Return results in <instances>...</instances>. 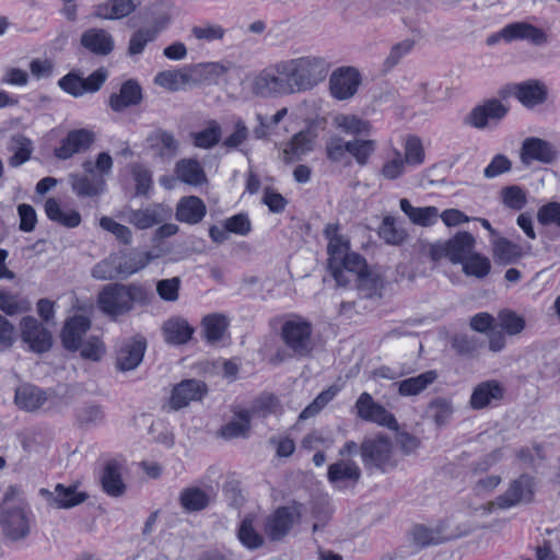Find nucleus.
<instances>
[{
  "instance_id": "obj_1",
  "label": "nucleus",
  "mask_w": 560,
  "mask_h": 560,
  "mask_svg": "<svg viewBox=\"0 0 560 560\" xmlns=\"http://www.w3.org/2000/svg\"><path fill=\"white\" fill-rule=\"evenodd\" d=\"M150 292L140 283H108L97 294V307L102 313L116 319L130 313L135 305H148Z\"/></svg>"
},
{
  "instance_id": "obj_2",
  "label": "nucleus",
  "mask_w": 560,
  "mask_h": 560,
  "mask_svg": "<svg viewBox=\"0 0 560 560\" xmlns=\"http://www.w3.org/2000/svg\"><path fill=\"white\" fill-rule=\"evenodd\" d=\"M280 339L285 347L283 353H277L280 361L287 357L308 358L316 348L312 323L299 314H288L282 317Z\"/></svg>"
},
{
  "instance_id": "obj_3",
  "label": "nucleus",
  "mask_w": 560,
  "mask_h": 560,
  "mask_svg": "<svg viewBox=\"0 0 560 560\" xmlns=\"http://www.w3.org/2000/svg\"><path fill=\"white\" fill-rule=\"evenodd\" d=\"M328 267L338 285L346 287L354 282L360 290H373L377 287V277L368 270L366 261L361 255L349 252V245L329 256Z\"/></svg>"
},
{
  "instance_id": "obj_4",
  "label": "nucleus",
  "mask_w": 560,
  "mask_h": 560,
  "mask_svg": "<svg viewBox=\"0 0 560 560\" xmlns=\"http://www.w3.org/2000/svg\"><path fill=\"white\" fill-rule=\"evenodd\" d=\"M295 93L306 92L323 82L328 72L329 62L319 56H304L284 60Z\"/></svg>"
},
{
  "instance_id": "obj_5",
  "label": "nucleus",
  "mask_w": 560,
  "mask_h": 560,
  "mask_svg": "<svg viewBox=\"0 0 560 560\" xmlns=\"http://www.w3.org/2000/svg\"><path fill=\"white\" fill-rule=\"evenodd\" d=\"M250 91L262 98L295 94L284 60L260 70L250 82Z\"/></svg>"
},
{
  "instance_id": "obj_6",
  "label": "nucleus",
  "mask_w": 560,
  "mask_h": 560,
  "mask_svg": "<svg viewBox=\"0 0 560 560\" xmlns=\"http://www.w3.org/2000/svg\"><path fill=\"white\" fill-rule=\"evenodd\" d=\"M536 478L529 474H522L510 481L508 489L487 504L486 510L510 509L520 504H528L534 501L536 491Z\"/></svg>"
},
{
  "instance_id": "obj_7",
  "label": "nucleus",
  "mask_w": 560,
  "mask_h": 560,
  "mask_svg": "<svg viewBox=\"0 0 560 560\" xmlns=\"http://www.w3.org/2000/svg\"><path fill=\"white\" fill-rule=\"evenodd\" d=\"M361 457L366 468H376L386 471L395 466L392 459L393 445L388 438L378 436L362 442Z\"/></svg>"
},
{
  "instance_id": "obj_8",
  "label": "nucleus",
  "mask_w": 560,
  "mask_h": 560,
  "mask_svg": "<svg viewBox=\"0 0 560 560\" xmlns=\"http://www.w3.org/2000/svg\"><path fill=\"white\" fill-rule=\"evenodd\" d=\"M2 534L12 541L26 538L31 532L30 515L20 505L4 504L0 511Z\"/></svg>"
},
{
  "instance_id": "obj_9",
  "label": "nucleus",
  "mask_w": 560,
  "mask_h": 560,
  "mask_svg": "<svg viewBox=\"0 0 560 560\" xmlns=\"http://www.w3.org/2000/svg\"><path fill=\"white\" fill-rule=\"evenodd\" d=\"M509 107L497 98L488 100L474 107L465 117L464 122L476 129L492 128L508 114Z\"/></svg>"
},
{
  "instance_id": "obj_10",
  "label": "nucleus",
  "mask_w": 560,
  "mask_h": 560,
  "mask_svg": "<svg viewBox=\"0 0 560 560\" xmlns=\"http://www.w3.org/2000/svg\"><path fill=\"white\" fill-rule=\"evenodd\" d=\"M145 149L154 159H159L161 162H170L177 154L179 142L173 132L155 128L145 138Z\"/></svg>"
},
{
  "instance_id": "obj_11",
  "label": "nucleus",
  "mask_w": 560,
  "mask_h": 560,
  "mask_svg": "<svg viewBox=\"0 0 560 560\" xmlns=\"http://www.w3.org/2000/svg\"><path fill=\"white\" fill-rule=\"evenodd\" d=\"M354 408L358 417L364 421L374 422L388 429L397 427L394 415L387 411L381 404L375 402L373 397L366 392L359 396Z\"/></svg>"
},
{
  "instance_id": "obj_12",
  "label": "nucleus",
  "mask_w": 560,
  "mask_h": 560,
  "mask_svg": "<svg viewBox=\"0 0 560 560\" xmlns=\"http://www.w3.org/2000/svg\"><path fill=\"white\" fill-rule=\"evenodd\" d=\"M520 158L526 166L533 162L552 164L558 158V151L549 141L537 137H529L522 143Z\"/></svg>"
},
{
  "instance_id": "obj_13",
  "label": "nucleus",
  "mask_w": 560,
  "mask_h": 560,
  "mask_svg": "<svg viewBox=\"0 0 560 560\" xmlns=\"http://www.w3.org/2000/svg\"><path fill=\"white\" fill-rule=\"evenodd\" d=\"M360 82V73L355 68H339L330 75V93L335 98L340 101L351 98L357 93Z\"/></svg>"
},
{
  "instance_id": "obj_14",
  "label": "nucleus",
  "mask_w": 560,
  "mask_h": 560,
  "mask_svg": "<svg viewBox=\"0 0 560 560\" xmlns=\"http://www.w3.org/2000/svg\"><path fill=\"white\" fill-rule=\"evenodd\" d=\"M502 35L508 43L527 40L534 46H545L549 43V35L546 31L525 21L506 24L502 28Z\"/></svg>"
},
{
  "instance_id": "obj_15",
  "label": "nucleus",
  "mask_w": 560,
  "mask_h": 560,
  "mask_svg": "<svg viewBox=\"0 0 560 560\" xmlns=\"http://www.w3.org/2000/svg\"><path fill=\"white\" fill-rule=\"evenodd\" d=\"M39 494L46 500L47 505L54 509H71L88 499V494L78 491L75 486L65 487L61 483H58L54 491L42 488Z\"/></svg>"
},
{
  "instance_id": "obj_16",
  "label": "nucleus",
  "mask_w": 560,
  "mask_h": 560,
  "mask_svg": "<svg viewBox=\"0 0 560 560\" xmlns=\"http://www.w3.org/2000/svg\"><path fill=\"white\" fill-rule=\"evenodd\" d=\"M95 140V135L84 128L71 130L61 141V144L55 149V156L59 160H68L73 155L90 149Z\"/></svg>"
},
{
  "instance_id": "obj_17",
  "label": "nucleus",
  "mask_w": 560,
  "mask_h": 560,
  "mask_svg": "<svg viewBox=\"0 0 560 560\" xmlns=\"http://www.w3.org/2000/svg\"><path fill=\"white\" fill-rule=\"evenodd\" d=\"M21 329L23 340L33 351L42 353L50 349L51 334L35 317H24Z\"/></svg>"
},
{
  "instance_id": "obj_18",
  "label": "nucleus",
  "mask_w": 560,
  "mask_h": 560,
  "mask_svg": "<svg viewBox=\"0 0 560 560\" xmlns=\"http://www.w3.org/2000/svg\"><path fill=\"white\" fill-rule=\"evenodd\" d=\"M511 93L524 107L533 108L546 102L548 90L544 82L530 79L513 84Z\"/></svg>"
},
{
  "instance_id": "obj_19",
  "label": "nucleus",
  "mask_w": 560,
  "mask_h": 560,
  "mask_svg": "<svg viewBox=\"0 0 560 560\" xmlns=\"http://www.w3.org/2000/svg\"><path fill=\"white\" fill-rule=\"evenodd\" d=\"M171 217V210L161 203H153L144 209H130L127 221L139 230L150 229L166 221Z\"/></svg>"
},
{
  "instance_id": "obj_20",
  "label": "nucleus",
  "mask_w": 560,
  "mask_h": 560,
  "mask_svg": "<svg viewBox=\"0 0 560 560\" xmlns=\"http://www.w3.org/2000/svg\"><path fill=\"white\" fill-rule=\"evenodd\" d=\"M207 393V386L198 380H184L177 384L170 399V406L178 410L189 405L190 401L200 400Z\"/></svg>"
},
{
  "instance_id": "obj_21",
  "label": "nucleus",
  "mask_w": 560,
  "mask_h": 560,
  "mask_svg": "<svg viewBox=\"0 0 560 560\" xmlns=\"http://www.w3.org/2000/svg\"><path fill=\"white\" fill-rule=\"evenodd\" d=\"M504 386L497 380L479 383L471 393L469 405L474 410H481L503 399Z\"/></svg>"
},
{
  "instance_id": "obj_22",
  "label": "nucleus",
  "mask_w": 560,
  "mask_h": 560,
  "mask_svg": "<svg viewBox=\"0 0 560 560\" xmlns=\"http://www.w3.org/2000/svg\"><path fill=\"white\" fill-rule=\"evenodd\" d=\"M90 328L91 320L84 315H74L67 319L60 335L63 347L69 351L79 350Z\"/></svg>"
},
{
  "instance_id": "obj_23",
  "label": "nucleus",
  "mask_w": 560,
  "mask_h": 560,
  "mask_svg": "<svg viewBox=\"0 0 560 560\" xmlns=\"http://www.w3.org/2000/svg\"><path fill=\"white\" fill-rule=\"evenodd\" d=\"M298 514L288 506L278 508L265 522V532L271 540H281L292 528Z\"/></svg>"
},
{
  "instance_id": "obj_24",
  "label": "nucleus",
  "mask_w": 560,
  "mask_h": 560,
  "mask_svg": "<svg viewBox=\"0 0 560 560\" xmlns=\"http://www.w3.org/2000/svg\"><path fill=\"white\" fill-rule=\"evenodd\" d=\"M142 89L138 81L129 79L125 81L118 93L109 96L108 105L112 110L121 113L128 107L139 105L142 102Z\"/></svg>"
},
{
  "instance_id": "obj_25",
  "label": "nucleus",
  "mask_w": 560,
  "mask_h": 560,
  "mask_svg": "<svg viewBox=\"0 0 560 560\" xmlns=\"http://www.w3.org/2000/svg\"><path fill=\"white\" fill-rule=\"evenodd\" d=\"M145 347L144 340H131L122 345L117 351L116 368L122 372L135 370L143 360Z\"/></svg>"
},
{
  "instance_id": "obj_26",
  "label": "nucleus",
  "mask_w": 560,
  "mask_h": 560,
  "mask_svg": "<svg viewBox=\"0 0 560 560\" xmlns=\"http://www.w3.org/2000/svg\"><path fill=\"white\" fill-rule=\"evenodd\" d=\"M195 329L180 316H172L163 323L162 334L168 345L179 346L187 343Z\"/></svg>"
},
{
  "instance_id": "obj_27",
  "label": "nucleus",
  "mask_w": 560,
  "mask_h": 560,
  "mask_svg": "<svg viewBox=\"0 0 560 560\" xmlns=\"http://www.w3.org/2000/svg\"><path fill=\"white\" fill-rule=\"evenodd\" d=\"M328 480L338 488L354 485L361 477L359 466L351 460H339L329 465L327 472Z\"/></svg>"
},
{
  "instance_id": "obj_28",
  "label": "nucleus",
  "mask_w": 560,
  "mask_h": 560,
  "mask_svg": "<svg viewBox=\"0 0 560 560\" xmlns=\"http://www.w3.org/2000/svg\"><path fill=\"white\" fill-rule=\"evenodd\" d=\"M315 144V135L310 130H302L294 135L284 147L282 154L287 163L302 159L305 154L313 151Z\"/></svg>"
},
{
  "instance_id": "obj_29",
  "label": "nucleus",
  "mask_w": 560,
  "mask_h": 560,
  "mask_svg": "<svg viewBox=\"0 0 560 560\" xmlns=\"http://www.w3.org/2000/svg\"><path fill=\"white\" fill-rule=\"evenodd\" d=\"M81 45L95 55L107 56L114 49V39L105 30L90 28L82 34Z\"/></svg>"
},
{
  "instance_id": "obj_30",
  "label": "nucleus",
  "mask_w": 560,
  "mask_h": 560,
  "mask_svg": "<svg viewBox=\"0 0 560 560\" xmlns=\"http://www.w3.org/2000/svg\"><path fill=\"white\" fill-rule=\"evenodd\" d=\"M206 212V205L199 197H183L176 207V219L188 224H197L203 219Z\"/></svg>"
},
{
  "instance_id": "obj_31",
  "label": "nucleus",
  "mask_w": 560,
  "mask_h": 560,
  "mask_svg": "<svg viewBox=\"0 0 560 560\" xmlns=\"http://www.w3.org/2000/svg\"><path fill=\"white\" fill-rule=\"evenodd\" d=\"M69 180L72 190L79 197H95L104 192L106 183L102 176L98 175H81L70 174Z\"/></svg>"
},
{
  "instance_id": "obj_32",
  "label": "nucleus",
  "mask_w": 560,
  "mask_h": 560,
  "mask_svg": "<svg viewBox=\"0 0 560 560\" xmlns=\"http://www.w3.org/2000/svg\"><path fill=\"white\" fill-rule=\"evenodd\" d=\"M154 83L172 92L179 91L186 85L194 84L190 67L186 66L177 70L161 71L155 75Z\"/></svg>"
},
{
  "instance_id": "obj_33",
  "label": "nucleus",
  "mask_w": 560,
  "mask_h": 560,
  "mask_svg": "<svg viewBox=\"0 0 560 560\" xmlns=\"http://www.w3.org/2000/svg\"><path fill=\"white\" fill-rule=\"evenodd\" d=\"M448 259L462 264L475 250L476 240L469 232H458L447 241Z\"/></svg>"
},
{
  "instance_id": "obj_34",
  "label": "nucleus",
  "mask_w": 560,
  "mask_h": 560,
  "mask_svg": "<svg viewBox=\"0 0 560 560\" xmlns=\"http://www.w3.org/2000/svg\"><path fill=\"white\" fill-rule=\"evenodd\" d=\"M101 485L104 492L110 497H121L126 491V485L121 478L120 466L116 460L105 464L101 475Z\"/></svg>"
},
{
  "instance_id": "obj_35",
  "label": "nucleus",
  "mask_w": 560,
  "mask_h": 560,
  "mask_svg": "<svg viewBox=\"0 0 560 560\" xmlns=\"http://www.w3.org/2000/svg\"><path fill=\"white\" fill-rule=\"evenodd\" d=\"M189 67L194 85L215 83L230 70V66L223 62H201Z\"/></svg>"
},
{
  "instance_id": "obj_36",
  "label": "nucleus",
  "mask_w": 560,
  "mask_h": 560,
  "mask_svg": "<svg viewBox=\"0 0 560 560\" xmlns=\"http://www.w3.org/2000/svg\"><path fill=\"white\" fill-rule=\"evenodd\" d=\"M438 377L436 371L429 370L417 376L397 382L394 385L397 386L400 396H416L425 390Z\"/></svg>"
},
{
  "instance_id": "obj_37",
  "label": "nucleus",
  "mask_w": 560,
  "mask_h": 560,
  "mask_svg": "<svg viewBox=\"0 0 560 560\" xmlns=\"http://www.w3.org/2000/svg\"><path fill=\"white\" fill-rule=\"evenodd\" d=\"M399 205L401 211L416 225L431 226L438 221L439 210L434 206L413 207L406 198L400 199Z\"/></svg>"
},
{
  "instance_id": "obj_38",
  "label": "nucleus",
  "mask_w": 560,
  "mask_h": 560,
  "mask_svg": "<svg viewBox=\"0 0 560 560\" xmlns=\"http://www.w3.org/2000/svg\"><path fill=\"white\" fill-rule=\"evenodd\" d=\"M178 179L191 186H200L207 182L201 164L195 159H182L175 165Z\"/></svg>"
},
{
  "instance_id": "obj_39",
  "label": "nucleus",
  "mask_w": 560,
  "mask_h": 560,
  "mask_svg": "<svg viewBox=\"0 0 560 560\" xmlns=\"http://www.w3.org/2000/svg\"><path fill=\"white\" fill-rule=\"evenodd\" d=\"M14 400L21 409L35 411L46 402L47 396L40 388L24 384L16 388Z\"/></svg>"
},
{
  "instance_id": "obj_40",
  "label": "nucleus",
  "mask_w": 560,
  "mask_h": 560,
  "mask_svg": "<svg viewBox=\"0 0 560 560\" xmlns=\"http://www.w3.org/2000/svg\"><path fill=\"white\" fill-rule=\"evenodd\" d=\"M250 421L249 410L235 411L234 418L221 427L220 435L226 440L247 438L250 431Z\"/></svg>"
},
{
  "instance_id": "obj_41",
  "label": "nucleus",
  "mask_w": 560,
  "mask_h": 560,
  "mask_svg": "<svg viewBox=\"0 0 560 560\" xmlns=\"http://www.w3.org/2000/svg\"><path fill=\"white\" fill-rule=\"evenodd\" d=\"M137 8L133 0H107L95 8V15L106 20L122 19Z\"/></svg>"
},
{
  "instance_id": "obj_42",
  "label": "nucleus",
  "mask_w": 560,
  "mask_h": 560,
  "mask_svg": "<svg viewBox=\"0 0 560 560\" xmlns=\"http://www.w3.org/2000/svg\"><path fill=\"white\" fill-rule=\"evenodd\" d=\"M334 126L353 137L369 136L372 129L370 121L351 114H339L335 116Z\"/></svg>"
},
{
  "instance_id": "obj_43",
  "label": "nucleus",
  "mask_w": 560,
  "mask_h": 560,
  "mask_svg": "<svg viewBox=\"0 0 560 560\" xmlns=\"http://www.w3.org/2000/svg\"><path fill=\"white\" fill-rule=\"evenodd\" d=\"M45 212L49 220L67 228H75L81 223V215L78 211H63L55 198L46 200Z\"/></svg>"
},
{
  "instance_id": "obj_44",
  "label": "nucleus",
  "mask_w": 560,
  "mask_h": 560,
  "mask_svg": "<svg viewBox=\"0 0 560 560\" xmlns=\"http://www.w3.org/2000/svg\"><path fill=\"white\" fill-rule=\"evenodd\" d=\"M179 503L187 512H199L209 505V494L198 487H187L179 494Z\"/></svg>"
},
{
  "instance_id": "obj_45",
  "label": "nucleus",
  "mask_w": 560,
  "mask_h": 560,
  "mask_svg": "<svg viewBox=\"0 0 560 560\" xmlns=\"http://www.w3.org/2000/svg\"><path fill=\"white\" fill-rule=\"evenodd\" d=\"M120 268V255L110 254L92 268L91 276L101 281L122 279Z\"/></svg>"
},
{
  "instance_id": "obj_46",
  "label": "nucleus",
  "mask_w": 560,
  "mask_h": 560,
  "mask_svg": "<svg viewBox=\"0 0 560 560\" xmlns=\"http://www.w3.org/2000/svg\"><path fill=\"white\" fill-rule=\"evenodd\" d=\"M8 149L13 153L9 159L10 166L18 167L31 159L33 143L27 137L15 135L11 137Z\"/></svg>"
},
{
  "instance_id": "obj_47",
  "label": "nucleus",
  "mask_w": 560,
  "mask_h": 560,
  "mask_svg": "<svg viewBox=\"0 0 560 560\" xmlns=\"http://www.w3.org/2000/svg\"><path fill=\"white\" fill-rule=\"evenodd\" d=\"M222 137V127L221 125L211 119L207 121V126L205 129L191 133L192 144L196 148L200 149H211L217 145Z\"/></svg>"
},
{
  "instance_id": "obj_48",
  "label": "nucleus",
  "mask_w": 560,
  "mask_h": 560,
  "mask_svg": "<svg viewBox=\"0 0 560 560\" xmlns=\"http://www.w3.org/2000/svg\"><path fill=\"white\" fill-rule=\"evenodd\" d=\"M201 326L207 341L215 342L222 339L228 329L229 320L226 316L213 313L203 317Z\"/></svg>"
},
{
  "instance_id": "obj_49",
  "label": "nucleus",
  "mask_w": 560,
  "mask_h": 560,
  "mask_svg": "<svg viewBox=\"0 0 560 560\" xmlns=\"http://www.w3.org/2000/svg\"><path fill=\"white\" fill-rule=\"evenodd\" d=\"M492 247L493 257L499 264H511L522 256L521 246L505 237H497L492 243Z\"/></svg>"
},
{
  "instance_id": "obj_50",
  "label": "nucleus",
  "mask_w": 560,
  "mask_h": 560,
  "mask_svg": "<svg viewBox=\"0 0 560 560\" xmlns=\"http://www.w3.org/2000/svg\"><path fill=\"white\" fill-rule=\"evenodd\" d=\"M152 259L153 256L150 252H137L125 256L120 255V272L122 279H127L131 275L145 268Z\"/></svg>"
},
{
  "instance_id": "obj_51",
  "label": "nucleus",
  "mask_w": 560,
  "mask_h": 560,
  "mask_svg": "<svg viewBox=\"0 0 560 560\" xmlns=\"http://www.w3.org/2000/svg\"><path fill=\"white\" fill-rule=\"evenodd\" d=\"M463 272L468 277L477 279L486 278L491 270L490 259L479 253L474 252L463 262Z\"/></svg>"
},
{
  "instance_id": "obj_52",
  "label": "nucleus",
  "mask_w": 560,
  "mask_h": 560,
  "mask_svg": "<svg viewBox=\"0 0 560 560\" xmlns=\"http://www.w3.org/2000/svg\"><path fill=\"white\" fill-rule=\"evenodd\" d=\"M280 410L281 404L278 397L269 393H262L254 399L249 412L250 417L257 416L266 418L269 415H276L280 412Z\"/></svg>"
},
{
  "instance_id": "obj_53",
  "label": "nucleus",
  "mask_w": 560,
  "mask_h": 560,
  "mask_svg": "<svg viewBox=\"0 0 560 560\" xmlns=\"http://www.w3.org/2000/svg\"><path fill=\"white\" fill-rule=\"evenodd\" d=\"M428 412L436 425L443 427L454 412L453 402L448 398L436 397L429 402Z\"/></svg>"
},
{
  "instance_id": "obj_54",
  "label": "nucleus",
  "mask_w": 560,
  "mask_h": 560,
  "mask_svg": "<svg viewBox=\"0 0 560 560\" xmlns=\"http://www.w3.org/2000/svg\"><path fill=\"white\" fill-rule=\"evenodd\" d=\"M237 538L247 549H258L264 545V537L253 525V518L245 517L237 530Z\"/></svg>"
},
{
  "instance_id": "obj_55",
  "label": "nucleus",
  "mask_w": 560,
  "mask_h": 560,
  "mask_svg": "<svg viewBox=\"0 0 560 560\" xmlns=\"http://www.w3.org/2000/svg\"><path fill=\"white\" fill-rule=\"evenodd\" d=\"M77 420L80 425L90 428L96 427L104 422L105 412L103 407L97 404H85L78 408Z\"/></svg>"
},
{
  "instance_id": "obj_56",
  "label": "nucleus",
  "mask_w": 560,
  "mask_h": 560,
  "mask_svg": "<svg viewBox=\"0 0 560 560\" xmlns=\"http://www.w3.org/2000/svg\"><path fill=\"white\" fill-rule=\"evenodd\" d=\"M376 150V141L372 139H354L349 141V154L360 166L368 164L370 156Z\"/></svg>"
},
{
  "instance_id": "obj_57",
  "label": "nucleus",
  "mask_w": 560,
  "mask_h": 560,
  "mask_svg": "<svg viewBox=\"0 0 560 560\" xmlns=\"http://www.w3.org/2000/svg\"><path fill=\"white\" fill-rule=\"evenodd\" d=\"M378 235L387 244L399 245L405 241L407 233L402 228L396 225L394 217L387 215L382 221Z\"/></svg>"
},
{
  "instance_id": "obj_58",
  "label": "nucleus",
  "mask_w": 560,
  "mask_h": 560,
  "mask_svg": "<svg viewBox=\"0 0 560 560\" xmlns=\"http://www.w3.org/2000/svg\"><path fill=\"white\" fill-rule=\"evenodd\" d=\"M158 36V31L151 27H141L135 32L128 44V55L133 57L143 52L145 46Z\"/></svg>"
},
{
  "instance_id": "obj_59",
  "label": "nucleus",
  "mask_w": 560,
  "mask_h": 560,
  "mask_svg": "<svg viewBox=\"0 0 560 560\" xmlns=\"http://www.w3.org/2000/svg\"><path fill=\"white\" fill-rule=\"evenodd\" d=\"M502 203L511 210H522L527 203V196L525 190L517 186H506L500 191Z\"/></svg>"
},
{
  "instance_id": "obj_60",
  "label": "nucleus",
  "mask_w": 560,
  "mask_h": 560,
  "mask_svg": "<svg viewBox=\"0 0 560 560\" xmlns=\"http://www.w3.org/2000/svg\"><path fill=\"white\" fill-rule=\"evenodd\" d=\"M182 280L179 277L162 279L156 282V293L164 302H176L179 299Z\"/></svg>"
},
{
  "instance_id": "obj_61",
  "label": "nucleus",
  "mask_w": 560,
  "mask_h": 560,
  "mask_svg": "<svg viewBox=\"0 0 560 560\" xmlns=\"http://www.w3.org/2000/svg\"><path fill=\"white\" fill-rule=\"evenodd\" d=\"M405 164L420 165L424 161V149L420 138L409 136L405 142Z\"/></svg>"
},
{
  "instance_id": "obj_62",
  "label": "nucleus",
  "mask_w": 560,
  "mask_h": 560,
  "mask_svg": "<svg viewBox=\"0 0 560 560\" xmlns=\"http://www.w3.org/2000/svg\"><path fill=\"white\" fill-rule=\"evenodd\" d=\"M499 326L510 336L520 334L525 327V319L512 311H501L498 315Z\"/></svg>"
},
{
  "instance_id": "obj_63",
  "label": "nucleus",
  "mask_w": 560,
  "mask_h": 560,
  "mask_svg": "<svg viewBox=\"0 0 560 560\" xmlns=\"http://www.w3.org/2000/svg\"><path fill=\"white\" fill-rule=\"evenodd\" d=\"M192 36L198 40L213 42L222 40L225 36V30L219 24L205 23L191 28Z\"/></svg>"
},
{
  "instance_id": "obj_64",
  "label": "nucleus",
  "mask_w": 560,
  "mask_h": 560,
  "mask_svg": "<svg viewBox=\"0 0 560 560\" xmlns=\"http://www.w3.org/2000/svg\"><path fill=\"white\" fill-rule=\"evenodd\" d=\"M537 221L541 225H556L560 229V202L550 201L537 211Z\"/></svg>"
}]
</instances>
